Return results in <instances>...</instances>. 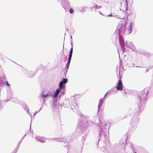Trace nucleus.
<instances>
[{
	"mask_svg": "<svg viewBox=\"0 0 153 153\" xmlns=\"http://www.w3.org/2000/svg\"><path fill=\"white\" fill-rule=\"evenodd\" d=\"M132 25H131V24L130 25V32H129V33H131V29L132 28Z\"/></svg>",
	"mask_w": 153,
	"mask_h": 153,
	"instance_id": "6e6552de",
	"label": "nucleus"
},
{
	"mask_svg": "<svg viewBox=\"0 0 153 153\" xmlns=\"http://www.w3.org/2000/svg\"><path fill=\"white\" fill-rule=\"evenodd\" d=\"M48 96V94H42V96L43 98H45Z\"/></svg>",
	"mask_w": 153,
	"mask_h": 153,
	"instance_id": "0eeeda50",
	"label": "nucleus"
},
{
	"mask_svg": "<svg viewBox=\"0 0 153 153\" xmlns=\"http://www.w3.org/2000/svg\"><path fill=\"white\" fill-rule=\"evenodd\" d=\"M68 81V79H63L62 81H61L59 84V87L60 88H62L63 86V84H66Z\"/></svg>",
	"mask_w": 153,
	"mask_h": 153,
	"instance_id": "7ed1b4c3",
	"label": "nucleus"
},
{
	"mask_svg": "<svg viewBox=\"0 0 153 153\" xmlns=\"http://www.w3.org/2000/svg\"><path fill=\"white\" fill-rule=\"evenodd\" d=\"M63 48H64V46H63Z\"/></svg>",
	"mask_w": 153,
	"mask_h": 153,
	"instance_id": "f8f14e48",
	"label": "nucleus"
},
{
	"mask_svg": "<svg viewBox=\"0 0 153 153\" xmlns=\"http://www.w3.org/2000/svg\"><path fill=\"white\" fill-rule=\"evenodd\" d=\"M69 12L71 14H73L74 12V10L73 8H71L69 10Z\"/></svg>",
	"mask_w": 153,
	"mask_h": 153,
	"instance_id": "423d86ee",
	"label": "nucleus"
},
{
	"mask_svg": "<svg viewBox=\"0 0 153 153\" xmlns=\"http://www.w3.org/2000/svg\"><path fill=\"white\" fill-rule=\"evenodd\" d=\"M134 153H136V152H134Z\"/></svg>",
	"mask_w": 153,
	"mask_h": 153,
	"instance_id": "ddd939ff",
	"label": "nucleus"
},
{
	"mask_svg": "<svg viewBox=\"0 0 153 153\" xmlns=\"http://www.w3.org/2000/svg\"><path fill=\"white\" fill-rule=\"evenodd\" d=\"M119 41H120V44L121 47L122 48H123V47H124V43L123 40L122 39L120 38L119 39Z\"/></svg>",
	"mask_w": 153,
	"mask_h": 153,
	"instance_id": "20e7f679",
	"label": "nucleus"
},
{
	"mask_svg": "<svg viewBox=\"0 0 153 153\" xmlns=\"http://www.w3.org/2000/svg\"><path fill=\"white\" fill-rule=\"evenodd\" d=\"M73 51V47H72V48H71V50L70 52V53H69V57H68V63H67L68 66L67 67L68 68L69 65L70 63V62H71V58L72 54Z\"/></svg>",
	"mask_w": 153,
	"mask_h": 153,
	"instance_id": "f03ea898",
	"label": "nucleus"
},
{
	"mask_svg": "<svg viewBox=\"0 0 153 153\" xmlns=\"http://www.w3.org/2000/svg\"><path fill=\"white\" fill-rule=\"evenodd\" d=\"M116 88L118 90L121 91L123 90L122 83L120 79L119 80L118 82L117 83Z\"/></svg>",
	"mask_w": 153,
	"mask_h": 153,
	"instance_id": "f257e3e1",
	"label": "nucleus"
},
{
	"mask_svg": "<svg viewBox=\"0 0 153 153\" xmlns=\"http://www.w3.org/2000/svg\"><path fill=\"white\" fill-rule=\"evenodd\" d=\"M6 85H7V86H10V84H9L8 83V82L7 81V82H6Z\"/></svg>",
	"mask_w": 153,
	"mask_h": 153,
	"instance_id": "9d476101",
	"label": "nucleus"
},
{
	"mask_svg": "<svg viewBox=\"0 0 153 153\" xmlns=\"http://www.w3.org/2000/svg\"><path fill=\"white\" fill-rule=\"evenodd\" d=\"M108 16H112V15H111V14H110V15H108Z\"/></svg>",
	"mask_w": 153,
	"mask_h": 153,
	"instance_id": "9b49d317",
	"label": "nucleus"
},
{
	"mask_svg": "<svg viewBox=\"0 0 153 153\" xmlns=\"http://www.w3.org/2000/svg\"><path fill=\"white\" fill-rule=\"evenodd\" d=\"M60 91V89H57L56 92L54 94V97H56L58 95V94Z\"/></svg>",
	"mask_w": 153,
	"mask_h": 153,
	"instance_id": "39448f33",
	"label": "nucleus"
},
{
	"mask_svg": "<svg viewBox=\"0 0 153 153\" xmlns=\"http://www.w3.org/2000/svg\"><path fill=\"white\" fill-rule=\"evenodd\" d=\"M94 7L96 8H99L100 7L98 6L97 5H95L94 6Z\"/></svg>",
	"mask_w": 153,
	"mask_h": 153,
	"instance_id": "1a4fd4ad",
	"label": "nucleus"
}]
</instances>
